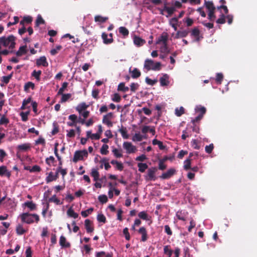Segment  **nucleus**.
<instances>
[{"mask_svg":"<svg viewBox=\"0 0 257 257\" xmlns=\"http://www.w3.org/2000/svg\"><path fill=\"white\" fill-rule=\"evenodd\" d=\"M22 221L27 224L38 223L40 221L39 216L35 213H23L20 215Z\"/></svg>","mask_w":257,"mask_h":257,"instance_id":"nucleus-1","label":"nucleus"},{"mask_svg":"<svg viewBox=\"0 0 257 257\" xmlns=\"http://www.w3.org/2000/svg\"><path fill=\"white\" fill-rule=\"evenodd\" d=\"M16 37L13 35H10L8 37H2L0 38V49L1 45L4 47H9L10 49H13L15 47Z\"/></svg>","mask_w":257,"mask_h":257,"instance_id":"nucleus-2","label":"nucleus"},{"mask_svg":"<svg viewBox=\"0 0 257 257\" xmlns=\"http://www.w3.org/2000/svg\"><path fill=\"white\" fill-rule=\"evenodd\" d=\"M88 156V152L86 150L82 151H76L74 153L73 161L74 162H77L79 160H82L84 157H87Z\"/></svg>","mask_w":257,"mask_h":257,"instance_id":"nucleus-3","label":"nucleus"},{"mask_svg":"<svg viewBox=\"0 0 257 257\" xmlns=\"http://www.w3.org/2000/svg\"><path fill=\"white\" fill-rule=\"evenodd\" d=\"M157 171V169L156 167H152L149 168L148 170V173L145 176V179L146 181H155L156 179L155 176L156 172Z\"/></svg>","mask_w":257,"mask_h":257,"instance_id":"nucleus-4","label":"nucleus"},{"mask_svg":"<svg viewBox=\"0 0 257 257\" xmlns=\"http://www.w3.org/2000/svg\"><path fill=\"white\" fill-rule=\"evenodd\" d=\"M123 148L126 151L127 154L134 153L137 151V148L134 146L132 143L128 142H124L123 143Z\"/></svg>","mask_w":257,"mask_h":257,"instance_id":"nucleus-5","label":"nucleus"},{"mask_svg":"<svg viewBox=\"0 0 257 257\" xmlns=\"http://www.w3.org/2000/svg\"><path fill=\"white\" fill-rule=\"evenodd\" d=\"M113 117V113L109 112L107 114L104 115L102 118V123L107 125L108 127H112L113 123L111 119Z\"/></svg>","mask_w":257,"mask_h":257,"instance_id":"nucleus-6","label":"nucleus"},{"mask_svg":"<svg viewBox=\"0 0 257 257\" xmlns=\"http://www.w3.org/2000/svg\"><path fill=\"white\" fill-rule=\"evenodd\" d=\"M176 172V171L175 169L171 168L169 169L166 172L163 173L160 177L162 179H169L173 176L175 174Z\"/></svg>","mask_w":257,"mask_h":257,"instance_id":"nucleus-7","label":"nucleus"},{"mask_svg":"<svg viewBox=\"0 0 257 257\" xmlns=\"http://www.w3.org/2000/svg\"><path fill=\"white\" fill-rule=\"evenodd\" d=\"M138 233L142 235L141 237V241L143 242H145L147 240L148 238V236L147 234V231L146 230V228L142 226L140 228V229L138 230Z\"/></svg>","mask_w":257,"mask_h":257,"instance_id":"nucleus-8","label":"nucleus"},{"mask_svg":"<svg viewBox=\"0 0 257 257\" xmlns=\"http://www.w3.org/2000/svg\"><path fill=\"white\" fill-rule=\"evenodd\" d=\"M160 85L162 86H168L169 84V76L167 74H164L160 78Z\"/></svg>","mask_w":257,"mask_h":257,"instance_id":"nucleus-9","label":"nucleus"},{"mask_svg":"<svg viewBox=\"0 0 257 257\" xmlns=\"http://www.w3.org/2000/svg\"><path fill=\"white\" fill-rule=\"evenodd\" d=\"M15 202L11 198H8L4 202V206L7 209H13L16 206Z\"/></svg>","mask_w":257,"mask_h":257,"instance_id":"nucleus-10","label":"nucleus"},{"mask_svg":"<svg viewBox=\"0 0 257 257\" xmlns=\"http://www.w3.org/2000/svg\"><path fill=\"white\" fill-rule=\"evenodd\" d=\"M133 41L135 45L137 47L142 46L146 43V41L144 39L136 35L134 37Z\"/></svg>","mask_w":257,"mask_h":257,"instance_id":"nucleus-11","label":"nucleus"},{"mask_svg":"<svg viewBox=\"0 0 257 257\" xmlns=\"http://www.w3.org/2000/svg\"><path fill=\"white\" fill-rule=\"evenodd\" d=\"M92 222L91 220L87 219L84 221L85 228L87 233H91L94 231V227L92 225Z\"/></svg>","mask_w":257,"mask_h":257,"instance_id":"nucleus-12","label":"nucleus"},{"mask_svg":"<svg viewBox=\"0 0 257 257\" xmlns=\"http://www.w3.org/2000/svg\"><path fill=\"white\" fill-rule=\"evenodd\" d=\"M36 64L37 66H43L44 67H47L48 63L45 56H42L40 58L37 59L36 60Z\"/></svg>","mask_w":257,"mask_h":257,"instance_id":"nucleus-13","label":"nucleus"},{"mask_svg":"<svg viewBox=\"0 0 257 257\" xmlns=\"http://www.w3.org/2000/svg\"><path fill=\"white\" fill-rule=\"evenodd\" d=\"M59 243H60V245L62 247L67 248V247H69L70 246V243L68 242H67L66 237L63 235H61L60 236V240H59Z\"/></svg>","mask_w":257,"mask_h":257,"instance_id":"nucleus-14","label":"nucleus"},{"mask_svg":"<svg viewBox=\"0 0 257 257\" xmlns=\"http://www.w3.org/2000/svg\"><path fill=\"white\" fill-rule=\"evenodd\" d=\"M88 107V105H87L85 102H82L79 104L76 107V110L79 112L81 113L82 111L86 110Z\"/></svg>","mask_w":257,"mask_h":257,"instance_id":"nucleus-15","label":"nucleus"},{"mask_svg":"<svg viewBox=\"0 0 257 257\" xmlns=\"http://www.w3.org/2000/svg\"><path fill=\"white\" fill-rule=\"evenodd\" d=\"M189 33V31L188 30H183V31H178L175 36V39H179L181 38L186 37Z\"/></svg>","mask_w":257,"mask_h":257,"instance_id":"nucleus-16","label":"nucleus"},{"mask_svg":"<svg viewBox=\"0 0 257 257\" xmlns=\"http://www.w3.org/2000/svg\"><path fill=\"white\" fill-rule=\"evenodd\" d=\"M129 71L132 73V77L134 79L139 78L141 75L140 71L137 68H134L132 71L130 68Z\"/></svg>","mask_w":257,"mask_h":257,"instance_id":"nucleus-17","label":"nucleus"},{"mask_svg":"<svg viewBox=\"0 0 257 257\" xmlns=\"http://www.w3.org/2000/svg\"><path fill=\"white\" fill-rule=\"evenodd\" d=\"M154 61L151 59H146L144 63V68L149 71L152 69L154 65Z\"/></svg>","mask_w":257,"mask_h":257,"instance_id":"nucleus-18","label":"nucleus"},{"mask_svg":"<svg viewBox=\"0 0 257 257\" xmlns=\"http://www.w3.org/2000/svg\"><path fill=\"white\" fill-rule=\"evenodd\" d=\"M23 205L27 207L30 211H34L37 209L36 204L32 201H27L24 203Z\"/></svg>","mask_w":257,"mask_h":257,"instance_id":"nucleus-19","label":"nucleus"},{"mask_svg":"<svg viewBox=\"0 0 257 257\" xmlns=\"http://www.w3.org/2000/svg\"><path fill=\"white\" fill-rule=\"evenodd\" d=\"M6 175L7 177H10L11 176L10 172L8 171L7 167L5 166L0 167V176Z\"/></svg>","mask_w":257,"mask_h":257,"instance_id":"nucleus-20","label":"nucleus"},{"mask_svg":"<svg viewBox=\"0 0 257 257\" xmlns=\"http://www.w3.org/2000/svg\"><path fill=\"white\" fill-rule=\"evenodd\" d=\"M200 31L198 29V28L195 27L194 29H192L191 35L193 37H194L196 38V40L197 41H199L200 40L199 39V35H200Z\"/></svg>","mask_w":257,"mask_h":257,"instance_id":"nucleus-21","label":"nucleus"},{"mask_svg":"<svg viewBox=\"0 0 257 257\" xmlns=\"http://www.w3.org/2000/svg\"><path fill=\"white\" fill-rule=\"evenodd\" d=\"M143 139H147V136H143L140 133H136L132 138V140L134 142H141Z\"/></svg>","mask_w":257,"mask_h":257,"instance_id":"nucleus-22","label":"nucleus"},{"mask_svg":"<svg viewBox=\"0 0 257 257\" xmlns=\"http://www.w3.org/2000/svg\"><path fill=\"white\" fill-rule=\"evenodd\" d=\"M108 35L105 33H102L101 37L103 39V43L105 44H109L113 42V38H107Z\"/></svg>","mask_w":257,"mask_h":257,"instance_id":"nucleus-23","label":"nucleus"},{"mask_svg":"<svg viewBox=\"0 0 257 257\" xmlns=\"http://www.w3.org/2000/svg\"><path fill=\"white\" fill-rule=\"evenodd\" d=\"M119 132L121 134L122 137L124 139H127L129 138V135L127 134L126 128L121 126V127L118 130Z\"/></svg>","mask_w":257,"mask_h":257,"instance_id":"nucleus-24","label":"nucleus"},{"mask_svg":"<svg viewBox=\"0 0 257 257\" xmlns=\"http://www.w3.org/2000/svg\"><path fill=\"white\" fill-rule=\"evenodd\" d=\"M205 6L206 9L208 10V12L215 11V7L214 6V4L212 1H205Z\"/></svg>","mask_w":257,"mask_h":257,"instance_id":"nucleus-25","label":"nucleus"},{"mask_svg":"<svg viewBox=\"0 0 257 257\" xmlns=\"http://www.w3.org/2000/svg\"><path fill=\"white\" fill-rule=\"evenodd\" d=\"M67 214L68 216L75 219L78 217V214L75 212L72 207H70L68 209L67 211Z\"/></svg>","mask_w":257,"mask_h":257,"instance_id":"nucleus-26","label":"nucleus"},{"mask_svg":"<svg viewBox=\"0 0 257 257\" xmlns=\"http://www.w3.org/2000/svg\"><path fill=\"white\" fill-rule=\"evenodd\" d=\"M173 250L171 249L170 245H165L164 247V253L168 255V257H171L173 253Z\"/></svg>","mask_w":257,"mask_h":257,"instance_id":"nucleus-27","label":"nucleus"},{"mask_svg":"<svg viewBox=\"0 0 257 257\" xmlns=\"http://www.w3.org/2000/svg\"><path fill=\"white\" fill-rule=\"evenodd\" d=\"M27 46L26 45L21 46L19 49V50L16 52V55L17 56H21L23 54H25L27 53L26 50Z\"/></svg>","mask_w":257,"mask_h":257,"instance_id":"nucleus-28","label":"nucleus"},{"mask_svg":"<svg viewBox=\"0 0 257 257\" xmlns=\"http://www.w3.org/2000/svg\"><path fill=\"white\" fill-rule=\"evenodd\" d=\"M168 37L166 35H162L160 37H159L156 43L160 44L162 43L163 44H165L167 43Z\"/></svg>","mask_w":257,"mask_h":257,"instance_id":"nucleus-29","label":"nucleus"},{"mask_svg":"<svg viewBox=\"0 0 257 257\" xmlns=\"http://www.w3.org/2000/svg\"><path fill=\"white\" fill-rule=\"evenodd\" d=\"M49 202H54L57 205H61L62 204V202L60 201V200L57 198L56 195H53L51 198H50L48 200Z\"/></svg>","mask_w":257,"mask_h":257,"instance_id":"nucleus-30","label":"nucleus"},{"mask_svg":"<svg viewBox=\"0 0 257 257\" xmlns=\"http://www.w3.org/2000/svg\"><path fill=\"white\" fill-rule=\"evenodd\" d=\"M91 176L93 177L94 181H96L98 180L99 174L97 169H92L91 170Z\"/></svg>","mask_w":257,"mask_h":257,"instance_id":"nucleus-31","label":"nucleus"},{"mask_svg":"<svg viewBox=\"0 0 257 257\" xmlns=\"http://www.w3.org/2000/svg\"><path fill=\"white\" fill-rule=\"evenodd\" d=\"M117 90L118 91H121L125 92L128 91L129 88L128 87L125 86L124 83L121 82L118 84V87H117Z\"/></svg>","mask_w":257,"mask_h":257,"instance_id":"nucleus-32","label":"nucleus"},{"mask_svg":"<svg viewBox=\"0 0 257 257\" xmlns=\"http://www.w3.org/2000/svg\"><path fill=\"white\" fill-rule=\"evenodd\" d=\"M139 171L142 173L144 172L145 170L148 168V166L146 163H139L138 164Z\"/></svg>","mask_w":257,"mask_h":257,"instance_id":"nucleus-33","label":"nucleus"},{"mask_svg":"<svg viewBox=\"0 0 257 257\" xmlns=\"http://www.w3.org/2000/svg\"><path fill=\"white\" fill-rule=\"evenodd\" d=\"M119 32L124 37H126L129 34L128 30L124 27H120L119 28Z\"/></svg>","mask_w":257,"mask_h":257,"instance_id":"nucleus-34","label":"nucleus"},{"mask_svg":"<svg viewBox=\"0 0 257 257\" xmlns=\"http://www.w3.org/2000/svg\"><path fill=\"white\" fill-rule=\"evenodd\" d=\"M138 216L140 217V218L143 219V220H148L149 219L148 214L145 211L140 212L138 214Z\"/></svg>","mask_w":257,"mask_h":257,"instance_id":"nucleus-35","label":"nucleus"},{"mask_svg":"<svg viewBox=\"0 0 257 257\" xmlns=\"http://www.w3.org/2000/svg\"><path fill=\"white\" fill-rule=\"evenodd\" d=\"M107 19V17H103L99 15L95 16L94 17V20L96 22L104 23Z\"/></svg>","mask_w":257,"mask_h":257,"instance_id":"nucleus-36","label":"nucleus"},{"mask_svg":"<svg viewBox=\"0 0 257 257\" xmlns=\"http://www.w3.org/2000/svg\"><path fill=\"white\" fill-rule=\"evenodd\" d=\"M34 89L35 88V84L32 82H28L25 84L24 90L26 92L29 91V88Z\"/></svg>","mask_w":257,"mask_h":257,"instance_id":"nucleus-37","label":"nucleus"},{"mask_svg":"<svg viewBox=\"0 0 257 257\" xmlns=\"http://www.w3.org/2000/svg\"><path fill=\"white\" fill-rule=\"evenodd\" d=\"M164 10L166 11L169 15H172L174 13L175 9L174 7H167L166 3H165Z\"/></svg>","mask_w":257,"mask_h":257,"instance_id":"nucleus-38","label":"nucleus"},{"mask_svg":"<svg viewBox=\"0 0 257 257\" xmlns=\"http://www.w3.org/2000/svg\"><path fill=\"white\" fill-rule=\"evenodd\" d=\"M17 233L19 235H22L26 232V230L24 229L23 225L19 224L16 227Z\"/></svg>","mask_w":257,"mask_h":257,"instance_id":"nucleus-39","label":"nucleus"},{"mask_svg":"<svg viewBox=\"0 0 257 257\" xmlns=\"http://www.w3.org/2000/svg\"><path fill=\"white\" fill-rule=\"evenodd\" d=\"M45 24V21L42 18L41 15H39L37 17V20L35 22V27H38L41 24Z\"/></svg>","mask_w":257,"mask_h":257,"instance_id":"nucleus-40","label":"nucleus"},{"mask_svg":"<svg viewBox=\"0 0 257 257\" xmlns=\"http://www.w3.org/2000/svg\"><path fill=\"white\" fill-rule=\"evenodd\" d=\"M53 181H56V179L54 178L53 173L51 172L49 173L48 176L46 177V182L47 183H49Z\"/></svg>","mask_w":257,"mask_h":257,"instance_id":"nucleus-41","label":"nucleus"},{"mask_svg":"<svg viewBox=\"0 0 257 257\" xmlns=\"http://www.w3.org/2000/svg\"><path fill=\"white\" fill-rule=\"evenodd\" d=\"M93 208L92 207H91L86 210L82 211L81 212V214L83 217H86L88 216V214H91L93 212Z\"/></svg>","mask_w":257,"mask_h":257,"instance_id":"nucleus-42","label":"nucleus"},{"mask_svg":"<svg viewBox=\"0 0 257 257\" xmlns=\"http://www.w3.org/2000/svg\"><path fill=\"white\" fill-rule=\"evenodd\" d=\"M160 51L161 53L167 54L170 52V50L168 47L167 43L163 44L162 46L160 48Z\"/></svg>","mask_w":257,"mask_h":257,"instance_id":"nucleus-43","label":"nucleus"},{"mask_svg":"<svg viewBox=\"0 0 257 257\" xmlns=\"http://www.w3.org/2000/svg\"><path fill=\"white\" fill-rule=\"evenodd\" d=\"M184 113V108L183 107L181 106L179 108H176L175 109V114L177 116H180Z\"/></svg>","mask_w":257,"mask_h":257,"instance_id":"nucleus-44","label":"nucleus"},{"mask_svg":"<svg viewBox=\"0 0 257 257\" xmlns=\"http://www.w3.org/2000/svg\"><path fill=\"white\" fill-rule=\"evenodd\" d=\"M42 73V71L41 70H34L32 73V75L37 80L39 81L40 79V75Z\"/></svg>","mask_w":257,"mask_h":257,"instance_id":"nucleus-45","label":"nucleus"},{"mask_svg":"<svg viewBox=\"0 0 257 257\" xmlns=\"http://www.w3.org/2000/svg\"><path fill=\"white\" fill-rule=\"evenodd\" d=\"M62 97L61 99V102H65L67 101L71 97V94L70 93H67V94H62Z\"/></svg>","mask_w":257,"mask_h":257,"instance_id":"nucleus-46","label":"nucleus"},{"mask_svg":"<svg viewBox=\"0 0 257 257\" xmlns=\"http://www.w3.org/2000/svg\"><path fill=\"white\" fill-rule=\"evenodd\" d=\"M53 128L51 132L52 135H55L59 132V126L57 122H54L53 123Z\"/></svg>","mask_w":257,"mask_h":257,"instance_id":"nucleus-47","label":"nucleus"},{"mask_svg":"<svg viewBox=\"0 0 257 257\" xmlns=\"http://www.w3.org/2000/svg\"><path fill=\"white\" fill-rule=\"evenodd\" d=\"M97 219L99 222L105 223L106 222L105 216L103 214H98L97 216Z\"/></svg>","mask_w":257,"mask_h":257,"instance_id":"nucleus-48","label":"nucleus"},{"mask_svg":"<svg viewBox=\"0 0 257 257\" xmlns=\"http://www.w3.org/2000/svg\"><path fill=\"white\" fill-rule=\"evenodd\" d=\"M102 255H105V257H112V254L108 253L107 254L103 251L97 252L96 253V257H101Z\"/></svg>","mask_w":257,"mask_h":257,"instance_id":"nucleus-49","label":"nucleus"},{"mask_svg":"<svg viewBox=\"0 0 257 257\" xmlns=\"http://www.w3.org/2000/svg\"><path fill=\"white\" fill-rule=\"evenodd\" d=\"M108 146L107 145H103L101 149L100 153L102 155H107L108 153Z\"/></svg>","mask_w":257,"mask_h":257,"instance_id":"nucleus-50","label":"nucleus"},{"mask_svg":"<svg viewBox=\"0 0 257 257\" xmlns=\"http://www.w3.org/2000/svg\"><path fill=\"white\" fill-rule=\"evenodd\" d=\"M68 83L67 82H64L62 85V87L59 89L57 94L61 95L63 93L65 89L67 87Z\"/></svg>","mask_w":257,"mask_h":257,"instance_id":"nucleus-51","label":"nucleus"},{"mask_svg":"<svg viewBox=\"0 0 257 257\" xmlns=\"http://www.w3.org/2000/svg\"><path fill=\"white\" fill-rule=\"evenodd\" d=\"M223 78V75L222 73H217L216 76V79H215L216 82L218 84H221Z\"/></svg>","mask_w":257,"mask_h":257,"instance_id":"nucleus-52","label":"nucleus"},{"mask_svg":"<svg viewBox=\"0 0 257 257\" xmlns=\"http://www.w3.org/2000/svg\"><path fill=\"white\" fill-rule=\"evenodd\" d=\"M98 200L101 203H105L108 201V198L105 195H101L98 196Z\"/></svg>","mask_w":257,"mask_h":257,"instance_id":"nucleus-53","label":"nucleus"},{"mask_svg":"<svg viewBox=\"0 0 257 257\" xmlns=\"http://www.w3.org/2000/svg\"><path fill=\"white\" fill-rule=\"evenodd\" d=\"M145 81L148 84L153 86L157 82V80H152L149 78L148 77H147L145 79Z\"/></svg>","mask_w":257,"mask_h":257,"instance_id":"nucleus-54","label":"nucleus"},{"mask_svg":"<svg viewBox=\"0 0 257 257\" xmlns=\"http://www.w3.org/2000/svg\"><path fill=\"white\" fill-rule=\"evenodd\" d=\"M191 136V133L190 132L188 131L187 130H184L183 131V134L182 135L181 138L182 139L185 140L187 138Z\"/></svg>","mask_w":257,"mask_h":257,"instance_id":"nucleus-55","label":"nucleus"},{"mask_svg":"<svg viewBox=\"0 0 257 257\" xmlns=\"http://www.w3.org/2000/svg\"><path fill=\"white\" fill-rule=\"evenodd\" d=\"M184 169L186 170L191 169V160H190V159H188L184 161Z\"/></svg>","mask_w":257,"mask_h":257,"instance_id":"nucleus-56","label":"nucleus"},{"mask_svg":"<svg viewBox=\"0 0 257 257\" xmlns=\"http://www.w3.org/2000/svg\"><path fill=\"white\" fill-rule=\"evenodd\" d=\"M30 148V146L28 144H24L19 145L18 149L21 151H26Z\"/></svg>","mask_w":257,"mask_h":257,"instance_id":"nucleus-57","label":"nucleus"},{"mask_svg":"<svg viewBox=\"0 0 257 257\" xmlns=\"http://www.w3.org/2000/svg\"><path fill=\"white\" fill-rule=\"evenodd\" d=\"M62 49V46L61 45H58L56 46L55 49H53L50 51V54L52 55H55L58 53V51Z\"/></svg>","mask_w":257,"mask_h":257,"instance_id":"nucleus-58","label":"nucleus"},{"mask_svg":"<svg viewBox=\"0 0 257 257\" xmlns=\"http://www.w3.org/2000/svg\"><path fill=\"white\" fill-rule=\"evenodd\" d=\"M112 152L116 158H118L122 157V155L120 151L117 149L115 148L113 149Z\"/></svg>","mask_w":257,"mask_h":257,"instance_id":"nucleus-59","label":"nucleus"},{"mask_svg":"<svg viewBox=\"0 0 257 257\" xmlns=\"http://www.w3.org/2000/svg\"><path fill=\"white\" fill-rule=\"evenodd\" d=\"M9 123V120L7 118L5 115H3L0 119V125L7 124Z\"/></svg>","mask_w":257,"mask_h":257,"instance_id":"nucleus-60","label":"nucleus"},{"mask_svg":"<svg viewBox=\"0 0 257 257\" xmlns=\"http://www.w3.org/2000/svg\"><path fill=\"white\" fill-rule=\"evenodd\" d=\"M214 148V146L213 144H211L208 146H206L205 148V152L208 154H210L212 153Z\"/></svg>","mask_w":257,"mask_h":257,"instance_id":"nucleus-61","label":"nucleus"},{"mask_svg":"<svg viewBox=\"0 0 257 257\" xmlns=\"http://www.w3.org/2000/svg\"><path fill=\"white\" fill-rule=\"evenodd\" d=\"M208 19L210 21H214L216 17L214 15V13H215V11H209L208 12Z\"/></svg>","mask_w":257,"mask_h":257,"instance_id":"nucleus-62","label":"nucleus"},{"mask_svg":"<svg viewBox=\"0 0 257 257\" xmlns=\"http://www.w3.org/2000/svg\"><path fill=\"white\" fill-rule=\"evenodd\" d=\"M225 18L223 14H221L220 17L217 20L216 23L220 24H224L225 23Z\"/></svg>","mask_w":257,"mask_h":257,"instance_id":"nucleus-63","label":"nucleus"},{"mask_svg":"<svg viewBox=\"0 0 257 257\" xmlns=\"http://www.w3.org/2000/svg\"><path fill=\"white\" fill-rule=\"evenodd\" d=\"M29 111H28V112H22L20 114V115L22 117V120L23 121H26L28 118V115L29 114Z\"/></svg>","mask_w":257,"mask_h":257,"instance_id":"nucleus-64","label":"nucleus"}]
</instances>
